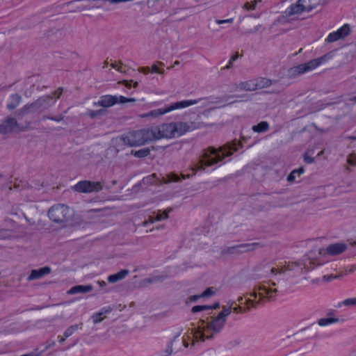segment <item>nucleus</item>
Returning <instances> with one entry per match:
<instances>
[{
  "mask_svg": "<svg viewBox=\"0 0 356 356\" xmlns=\"http://www.w3.org/2000/svg\"><path fill=\"white\" fill-rule=\"evenodd\" d=\"M261 245L259 243L241 244L236 246L229 247L222 251V254H238L243 252L252 251Z\"/></svg>",
  "mask_w": 356,
  "mask_h": 356,
  "instance_id": "4468645a",
  "label": "nucleus"
},
{
  "mask_svg": "<svg viewBox=\"0 0 356 356\" xmlns=\"http://www.w3.org/2000/svg\"><path fill=\"white\" fill-rule=\"evenodd\" d=\"M321 62L322 58H316L306 63H302L294 66L289 70V74L291 77H296L305 72L314 70L321 65Z\"/></svg>",
  "mask_w": 356,
  "mask_h": 356,
  "instance_id": "ddd939ff",
  "label": "nucleus"
},
{
  "mask_svg": "<svg viewBox=\"0 0 356 356\" xmlns=\"http://www.w3.org/2000/svg\"><path fill=\"white\" fill-rule=\"evenodd\" d=\"M63 118H64L63 116L51 117V116L44 115V116H43L42 119L43 120L49 119V120L56 121V122H60L61 120H63Z\"/></svg>",
  "mask_w": 356,
  "mask_h": 356,
  "instance_id": "a18cd8bd",
  "label": "nucleus"
},
{
  "mask_svg": "<svg viewBox=\"0 0 356 356\" xmlns=\"http://www.w3.org/2000/svg\"><path fill=\"white\" fill-rule=\"evenodd\" d=\"M233 21H234L233 18H229V19H217L216 22L218 24H225V23L231 24L233 22Z\"/></svg>",
  "mask_w": 356,
  "mask_h": 356,
  "instance_id": "49530a36",
  "label": "nucleus"
},
{
  "mask_svg": "<svg viewBox=\"0 0 356 356\" xmlns=\"http://www.w3.org/2000/svg\"><path fill=\"white\" fill-rule=\"evenodd\" d=\"M230 307H224L223 309L216 316L200 319L197 323V327L192 330L197 339L203 341L211 339L216 334L223 329L227 317L231 314Z\"/></svg>",
  "mask_w": 356,
  "mask_h": 356,
  "instance_id": "f257e3e1",
  "label": "nucleus"
},
{
  "mask_svg": "<svg viewBox=\"0 0 356 356\" xmlns=\"http://www.w3.org/2000/svg\"><path fill=\"white\" fill-rule=\"evenodd\" d=\"M202 309L201 305L194 306L191 309V312L193 313H197V312H202Z\"/></svg>",
  "mask_w": 356,
  "mask_h": 356,
  "instance_id": "09e8293b",
  "label": "nucleus"
},
{
  "mask_svg": "<svg viewBox=\"0 0 356 356\" xmlns=\"http://www.w3.org/2000/svg\"><path fill=\"white\" fill-rule=\"evenodd\" d=\"M147 222L149 223H154L155 222V219H154V216H153L152 214L149 216L148 218H147Z\"/></svg>",
  "mask_w": 356,
  "mask_h": 356,
  "instance_id": "864d4df0",
  "label": "nucleus"
},
{
  "mask_svg": "<svg viewBox=\"0 0 356 356\" xmlns=\"http://www.w3.org/2000/svg\"><path fill=\"white\" fill-rule=\"evenodd\" d=\"M107 114V111L104 108H101L99 110H92V109H88L86 115L89 117L90 119H96L98 118H100L102 116L106 115Z\"/></svg>",
  "mask_w": 356,
  "mask_h": 356,
  "instance_id": "a878e982",
  "label": "nucleus"
},
{
  "mask_svg": "<svg viewBox=\"0 0 356 356\" xmlns=\"http://www.w3.org/2000/svg\"><path fill=\"white\" fill-rule=\"evenodd\" d=\"M284 271H285V269H284V268L283 267V268H281L280 270H278L277 273H278V274H282V273H283Z\"/></svg>",
  "mask_w": 356,
  "mask_h": 356,
  "instance_id": "e2e57ef3",
  "label": "nucleus"
},
{
  "mask_svg": "<svg viewBox=\"0 0 356 356\" xmlns=\"http://www.w3.org/2000/svg\"><path fill=\"white\" fill-rule=\"evenodd\" d=\"M167 279V275L164 274L152 275L143 280V283L146 284H151L154 283L162 282Z\"/></svg>",
  "mask_w": 356,
  "mask_h": 356,
  "instance_id": "393cba45",
  "label": "nucleus"
},
{
  "mask_svg": "<svg viewBox=\"0 0 356 356\" xmlns=\"http://www.w3.org/2000/svg\"><path fill=\"white\" fill-rule=\"evenodd\" d=\"M356 270V264L355 265H353L349 270H347L346 271V273L345 274H348V273H352L353 272H354L355 270Z\"/></svg>",
  "mask_w": 356,
  "mask_h": 356,
  "instance_id": "5fc2aeb1",
  "label": "nucleus"
},
{
  "mask_svg": "<svg viewBox=\"0 0 356 356\" xmlns=\"http://www.w3.org/2000/svg\"><path fill=\"white\" fill-rule=\"evenodd\" d=\"M93 286L90 284L88 285H76L72 287L67 291V293L69 295H73L76 293H86L92 291Z\"/></svg>",
  "mask_w": 356,
  "mask_h": 356,
  "instance_id": "412c9836",
  "label": "nucleus"
},
{
  "mask_svg": "<svg viewBox=\"0 0 356 356\" xmlns=\"http://www.w3.org/2000/svg\"><path fill=\"white\" fill-rule=\"evenodd\" d=\"M323 153H324V150H322V151H321L320 152L318 153L317 156H322L323 154Z\"/></svg>",
  "mask_w": 356,
  "mask_h": 356,
  "instance_id": "774afa93",
  "label": "nucleus"
},
{
  "mask_svg": "<svg viewBox=\"0 0 356 356\" xmlns=\"http://www.w3.org/2000/svg\"><path fill=\"white\" fill-rule=\"evenodd\" d=\"M124 83H125V86H126L127 88H131V83H130V82H129V81H124Z\"/></svg>",
  "mask_w": 356,
  "mask_h": 356,
  "instance_id": "052dcab7",
  "label": "nucleus"
},
{
  "mask_svg": "<svg viewBox=\"0 0 356 356\" xmlns=\"http://www.w3.org/2000/svg\"><path fill=\"white\" fill-rule=\"evenodd\" d=\"M303 159H304V161L306 163H308V164H310V163H312L314 162V158L308 155V153L306 152L304 155H303Z\"/></svg>",
  "mask_w": 356,
  "mask_h": 356,
  "instance_id": "c03bdc74",
  "label": "nucleus"
},
{
  "mask_svg": "<svg viewBox=\"0 0 356 356\" xmlns=\"http://www.w3.org/2000/svg\"><path fill=\"white\" fill-rule=\"evenodd\" d=\"M275 285L276 284L271 281L260 282L254 286L252 291L250 293V296L254 298L259 296L257 303H261L265 299L270 300L274 294L277 292V289L271 287Z\"/></svg>",
  "mask_w": 356,
  "mask_h": 356,
  "instance_id": "1a4fd4ad",
  "label": "nucleus"
},
{
  "mask_svg": "<svg viewBox=\"0 0 356 356\" xmlns=\"http://www.w3.org/2000/svg\"><path fill=\"white\" fill-rule=\"evenodd\" d=\"M154 140L179 137L196 129L193 122H169L151 127Z\"/></svg>",
  "mask_w": 356,
  "mask_h": 356,
  "instance_id": "7ed1b4c3",
  "label": "nucleus"
},
{
  "mask_svg": "<svg viewBox=\"0 0 356 356\" xmlns=\"http://www.w3.org/2000/svg\"><path fill=\"white\" fill-rule=\"evenodd\" d=\"M201 99L183 100L171 104L165 108L151 111L142 115L143 118H157L160 115L169 113L176 109L184 108L197 104Z\"/></svg>",
  "mask_w": 356,
  "mask_h": 356,
  "instance_id": "9d476101",
  "label": "nucleus"
},
{
  "mask_svg": "<svg viewBox=\"0 0 356 356\" xmlns=\"http://www.w3.org/2000/svg\"><path fill=\"white\" fill-rule=\"evenodd\" d=\"M245 304L247 305V307L243 309L244 312L249 311L251 307L256 308L259 303H257V302H252V299L248 298L246 300Z\"/></svg>",
  "mask_w": 356,
  "mask_h": 356,
  "instance_id": "f704fd0d",
  "label": "nucleus"
},
{
  "mask_svg": "<svg viewBox=\"0 0 356 356\" xmlns=\"http://www.w3.org/2000/svg\"><path fill=\"white\" fill-rule=\"evenodd\" d=\"M129 274V270L127 269L121 270L120 272L111 275L107 280L110 283H115L124 279Z\"/></svg>",
  "mask_w": 356,
  "mask_h": 356,
  "instance_id": "5701e85b",
  "label": "nucleus"
},
{
  "mask_svg": "<svg viewBox=\"0 0 356 356\" xmlns=\"http://www.w3.org/2000/svg\"><path fill=\"white\" fill-rule=\"evenodd\" d=\"M51 271V269L49 266H44L39 269H34L31 271L30 275L27 277L29 282L39 280L44 276L49 275Z\"/></svg>",
  "mask_w": 356,
  "mask_h": 356,
  "instance_id": "6ab92c4d",
  "label": "nucleus"
},
{
  "mask_svg": "<svg viewBox=\"0 0 356 356\" xmlns=\"http://www.w3.org/2000/svg\"><path fill=\"white\" fill-rule=\"evenodd\" d=\"M300 264L298 262H291L284 266L285 270H293L296 267H298Z\"/></svg>",
  "mask_w": 356,
  "mask_h": 356,
  "instance_id": "58836bf2",
  "label": "nucleus"
},
{
  "mask_svg": "<svg viewBox=\"0 0 356 356\" xmlns=\"http://www.w3.org/2000/svg\"><path fill=\"white\" fill-rule=\"evenodd\" d=\"M339 277V275H336V276H334V277H332V275H330V276L324 275V276L323 277V280L324 281L329 282V281H330L333 277H334V278H337V277Z\"/></svg>",
  "mask_w": 356,
  "mask_h": 356,
  "instance_id": "603ef678",
  "label": "nucleus"
},
{
  "mask_svg": "<svg viewBox=\"0 0 356 356\" xmlns=\"http://www.w3.org/2000/svg\"><path fill=\"white\" fill-rule=\"evenodd\" d=\"M304 172H305V170H304V168L302 167H301V168H298L297 170H293L290 173V175L288 176L287 181H290V182L293 181L295 180V179H296V174H298V175L300 176Z\"/></svg>",
  "mask_w": 356,
  "mask_h": 356,
  "instance_id": "72a5a7b5",
  "label": "nucleus"
},
{
  "mask_svg": "<svg viewBox=\"0 0 356 356\" xmlns=\"http://www.w3.org/2000/svg\"><path fill=\"white\" fill-rule=\"evenodd\" d=\"M342 306L347 307H356V298H348L339 303V307H341Z\"/></svg>",
  "mask_w": 356,
  "mask_h": 356,
  "instance_id": "473e14b6",
  "label": "nucleus"
},
{
  "mask_svg": "<svg viewBox=\"0 0 356 356\" xmlns=\"http://www.w3.org/2000/svg\"><path fill=\"white\" fill-rule=\"evenodd\" d=\"M48 216L54 222L65 225L66 223L72 220L74 211L65 204H58L49 208Z\"/></svg>",
  "mask_w": 356,
  "mask_h": 356,
  "instance_id": "0eeeda50",
  "label": "nucleus"
},
{
  "mask_svg": "<svg viewBox=\"0 0 356 356\" xmlns=\"http://www.w3.org/2000/svg\"><path fill=\"white\" fill-rule=\"evenodd\" d=\"M172 211L171 209H168L164 211L162 213L153 212L152 215L154 216L155 221H161L168 218V214Z\"/></svg>",
  "mask_w": 356,
  "mask_h": 356,
  "instance_id": "7c9ffc66",
  "label": "nucleus"
},
{
  "mask_svg": "<svg viewBox=\"0 0 356 356\" xmlns=\"http://www.w3.org/2000/svg\"><path fill=\"white\" fill-rule=\"evenodd\" d=\"M347 249V245L344 243H336L329 245L325 249L321 250L320 253L335 256L341 254Z\"/></svg>",
  "mask_w": 356,
  "mask_h": 356,
  "instance_id": "f3484780",
  "label": "nucleus"
},
{
  "mask_svg": "<svg viewBox=\"0 0 356 356\" xmlns=\"http://www.w3.org/2000/svg\"><path fill=\"white\" fill-rule=\"evenodd\" d=\"M347 163L353 166L356 165V154L352 153L349 154L347 157Z\"/></svg>",
  "mask_w": 356,
  "mask_h": 356,
  "instance_id": "4c0bfd02",
  "label": "nucleus"
},
{
  "mask_svg": "<svg viewBox=\"0 0 356 356\" xmlns=\"http://www.w3.org/2000/svg\"><path fill=\"white\" fill-rule=\"evenodd\" d=\"M277 271H278V270H277V269H276V268H271V270H270V272H271V273H273V274L277 273Z\"/></svg>",
  "mask_w": 356,
  "mask_h": 356,
  "instance_id": "680f3d73",
  "label": "nucleus"
},
{
  "mask_svg": "<svg viewBox=\"0 0 356 356\" xmlns=\"http://www.w3.org/2000/svg\"><path fill=\"white\" fill-rule=\"evenodd\" d=\"M56 345V342L54 341H47L45 343V350L49 349L54 347Z\"/></svg>",
  "mask_w": 356,
  "mask_h": 356,
  "instance_id": "de8ad7c7",
  "label": "nucleus"
},
{
  "mask_svg": "<svg viewBox=\"0 0 356 356\" xmlns=\"http://www.w3.org/2000/svg\"><path fill=\"white\" fill-rule=\"evenodd\" d=\"M22 96L19 94H13L10 97L9 102L7 104V108L9 111H13L22 102Z\"/></svg>",
  "mask_w": 356,
  "mask_h": 356,
  "instance_id": "b1692460",
  "label": "nucleus"
},
{
  "mask_svg": "<svg viewBox=\"0 0 356 356\" xmlns=\"http://www.w3.org/2000/svg\"><path fill=\"white\" fill-rule=\"evenodd\" d=\"M180 181V178L178 175L175 173H170L166 176V177H163V181L164 184H168L170 182H177Z\"/></svg>",
  "mask_w": 356,
  "mask_h": 356,
  "instance_id": "2f4dec72",
  "label": "nucleus"
},
{
  "mask_svg": "<svg viewBox=\"0 0 356 356\" xmlns=\"http://www.w3.org/2000/svg\"><path fill=\"white\" fill-rule=\"evenodd\" d=\"M57 339H58V341L60 344H63L64 343V342L65 341V340L67 339V337H65V335H58L57 337Z\"/></svg>",
  "mask_w": 356,
  "mask_h": 356,
  "instance_id": "8fccbe9b",
  "label": "nucleus"
},
{
  "mask_svg": "<svg viewBox=\"0 0 356 356\" xmlns=\"http://www.w3.org/2000/svg\"><path fill=\"white\" fill-rule=\"evenodd\" d=\"M236 141L228 143L218 149L208 147L202 151L199 161L193 165V170H204L206 167L211 166L221 161L225 156H231L238 149Z\"/></svg>",
  "mask_w": 356,
  "mask_h": 356,
  "instance_id": "f03ea898",
  "label": "nucleus"
},
{
  "mask_svg": "<svg viewBox=\"0 0 356 356\" xmlns=\"http://www.w3.org/2000/svg\"><path fill=\"white\" fill-rule=\"evenodd\" d=\"M26 128V127L19 124L15 118L8 116L0 124V134H7L13 132L22 131Z\"/></svg>",
  "mask_w": 356,
  "mask_h": 356,
  "instance_id": "f8f14e48",
  "label": "nucleus"
},
{
  "mask_svg": "<svg viewBox=\"0 0 356 356\" xmlns=\"http://www.w3.org/2000/svg\"><path fill=\"white\" fill-rule=\"evenodd\" d=\"M213 294H214V291H213V288H208L203 293H202L200 294V296H202V298H204V297L211 296Z\"/></svg>",
  "mask_w": 356,
  "mask_h": 356,
  "instance_id": "79ce46f5",
  "label": "nucleus"
},
{
  "mask_svg": "<svg viewBox=\"0 0 356 356\" xmlns=\"http://www.w3.org/2000/svg\"><path fill=\"white\" fill-rule=\"evenodd\" d=\"M220 306L219 303H216L214 305L211 306L212 307V309H217Z\"/></svg>",
  "mask_w": 356,
  "mask_h": 356,
  "instance_id": "69168bd1",
  "label": "nucleus"
},
{
  "mask_svg": "<svg viewBox=\"0 0 356 356\" xmlns=\"http://www.w3.org/2000/svg\"><path fill=\"white\" fill-rule=\"evenodd\" d=\"M254 82L257 90L268 88L275 83L276 81H273L265 77H258L254 79Z\"/></svg>",
  "mask_w": 356,
  "mask_h": 356,
  "instance_id": "4be33fe9",
  "label": "nucleus"
},
{
  "mask_svg": "<svg viewBox=\"0 0 356 356\" xmlns=\"http://www.w3.org/2000/svg\"><path fill=\"white\" fill-rule=\"evenodd\" d=\"M55 101L51 95H43L38 97L35 101L26 104L21 108L17 111L16 116L18 119H22L24 116L38 113H41L48 110L54 105Z\"/></svg>",
  "mask_w": 356,
  "mask_h": 356,
  "instance_id": "20e7f679",
  "label": "nucleus"
},
{
  "mask_svg": "<svg viewBox=\"0 0 356 356\" xmlns=\"http://www.w3.org/2000/svg\"><path fill=\"white\" fill-rule=\"evenodd\" d=\"M63 88H58L56 90H55L51 94L49 95H51L54 97V100L56 102L57 99H59L63 93Z\"/></svg>",
  "mask_w": 356,
  "mask_h": 356,
  "instance_id": "ea45409f",
  "label": "nucleus"
},
{
  "mask_svg": "<svg viewBox=\"0 0 356 356\" xmlns=\"http://www.w3.org/2000/svg\"><path fill=\"white\" fill-rule=\"evenodd\" d=\"M136 99L134 98H127L124 96H119V104H125L128 102H134Z\"/></svg>",
  "mask_w": 356,
  "mask_h": 356,
  "instance_id": "a19ab883",
  "label": "nucleus"
},
{
  "mask_svg": "<svg viewBox=\"0 0 356 356\" xmlns=\"http://www.w3.org/2000/svg\"><path fill=\"white\" fill-rule=\"evenodd\" d=\"M113 310V307L107 306L102 308L99 312L93 314L91 316L93 323L97 324L102 322Z\"/></svg>",
  "mask_w": 356,
  "mask_h": 356,
  "instance_id": "a211bd4d",
  "label": "nucleus"
},
{
  "mask_svg": "<svg viewBox=\"0 0 356 356\" xmlns=\"http://www.w3.org/2000/svg\"><path fill=\"white\" fill-rule=\"evenodd\" d=\"M339 321V319L334 317L322 318L318 320L317 323L321 327H325L333 323H337Z\"/></svg>",
  "mask_w": 356,
  "mask_h": 356,
  "instance_id": "cd10ccee",
  "label": "nucleus"
},
{
  "mask_svg": "<svg viewBox=\"0 0 356 356\" xmlns=\"http://www.w3.org/2000/svg\"><path fill=\"white\" fill-rule=\"evenodd\" d=\"M233 311H234V312H237V313L238 312H244L243 309L240 306L234 307Z\"/></svg>",
  "mask_w": 356,
  "mask_h": 356,
  "instance_id": "6e6d98bb",
  "label": "nucleus"
},
{
  "mask_svg": "<svg viewBox=\"0 0 356 356\" xmlns=\"http://www.w3.org/2000/svg\"><path fill=\"white\" fill-rule=\"evenodd\" d=\"M202 311L212 309V307L209 305H201Z\"/></svg>",
  "mask_w": 356,
  "mask_h": 356,
  "instance_id": "13d9d810",
  "label": "nucleus"
},
{
  "mask_svg": "<svg viewBox=\"0 0 356 356\" xmlns=\"http://www.w3.org/2000/svg\"><path fill=\"white\" fill-rule=\"evenodd\" d=\"M104 188V183L102 181H91L83 180L79 181L74 186L73 191L77 193H90L101 191Z\"/></svg>",
  "mask_w": 356,
  "mask_h": 356,
  "instance_id": "9b49d317",
  "label": "nucleus"
},
{
  "mask_svg": "<svg viewBox=\"0 0 356 356\" xmlns=\"http://www.w3.org/2000/svg\"><path fill=\"white\" fill-rule=\"evenodd\" d=\"M350 25L344 24L337 31L330 33L325 39V42L327 43H332L339 40L343 39L344 38L348 36L350 34Z\"/></svg>",
  "mask_w": 356,
  "mask_h": 356,
  "instance_id": "2eb2a0df",
  "label": "nucleus"
},
{
  "mask_svg": "<svg viewBox=\"0 0 356 356\" xmlns=\"http://www.w3.org/2000/svg\"><path fill=\"white\" fill-rule=\"evenodd\" d=\"M268 129H269V124L266 121H262V122H259V124H257V125L253 126L252 128V129L254 132H257V133L266 132L268 130Z\"/></svg>",
  "mask_w": 356,
  "mask_h": 356,
  "instance_id": "c85d7f7f",
  "label": "nucleus"
},
{
  "mask_svg": "<svg viewBox=\"0 0 356 356\" xmlns=\"http://www.w3.org/2000/svg\"><path fill=\"white\" fill-rule=\"evenodd\" d=\"M120 139L129 147L141 146L154 140L151 127L129 131L122 135Z\"/></svg>",
  "mask_w": 356,
  "mask_h": 356,
  "instance_id": "423d86ee",
  "label": "nucleus"
},
{
  "mask_svg": "<svg viewBox=\"0 0 356 356\" xmlns=\"http://www.w3.org/2000/svg\"><path fill=\"white\" fill-rule=\"evenodd\" d=\"M200 298H202L200 295L191 296L188 298V300L191 302L197 301Z\"/></svg>",
  "mask_w": 356,
  "mask_h": 356,
  "instance_id": "3c124183",
  "label": "nucleus"
},
{
  "mask_svg": "<svg viewBox=\"0 0 356 356\" xmlns=\"http://www.w3.org/2000/svg\"><path fill=\"white\" fill-rule=\"evenodd\" d=\"M236 90L252 92L256 90L254 79L240 82L236 85Z\"/></svg>",
  "mask_w": 356,
  "mask_h": 356,
  "instance_id": "aec40b11",
  "label": "nucleus"
},
{
  "mask_svg": "<svg viewBox=\"0 0 356 356\" xmlns=\"http://www.w3.org/2000/svg\"><path fill=\"white\" fill-rule=\"evenodd\" d=\"M192 327L191 328V332H186L183 337L181 339L180 337L182 334V328L178 330V331L174 334L173 338L169 342L167 348L164 350L165 355L164 356H170L174 352H178L181 350L182 346L187 348L188 346V341L191 339V335L195 339V341H204L200 339H197L194 334L192 332V330L195 329L197 327V324L194 323L191 324Z\"/></svg>",
  "mask_w": 356,
  "mask_h": 356,
  "instance_id": "39448f33",
  "label": "nucleus"
},
{
  "mask_svg": "<svg viewBox=\"0 0 356 356\" xmlns=\"http://www.w3.org/2000/svg\"><path fill=\"white\" fill-rule=\"evenodd\" d=\"M97 283L100 287H104L106 286V282L104 281H97Z\"/></svg>",
  "mask_w": 356,
  "mask_h": 356,
  "instance_id": "bf43d9fd",
  "label": "nucleus"
},
{
  "mask_svg": "<svg viewBox=\"0 0 356 356\" xmlns=\"http://www.w3.org/2000/svg\"><path fill=\"white\" fill-rule=\"evenodd\" d=\"M258 1L260 2L261 1L254 0L250 3L247 2L243 5V8L246 10H254Z\"/></svg>",
  "mask_w": 356,
  "mask_h": 356,
  "instance_id": "c9c22d12",
  "label": "nucleus"
},
{
  "mask_svg": "<svg viewBox=\"0 0 356 356\" xmlns=\"http://www.w3.org/2000/svg\"><path fill=\"white\" fill-rule=\"evenodd\" d=\"M148 224H149V222H147V220H145V221H143V222H142V225H143V227H146Z\"/></svg>",
  "mask_w": 356,
  "mask_h": 356,
  "instance_id": "0e129e2a",
  "label": "nucleus"
},
{
  "mask_svg": "<svg viewBox=\"0 0 356 356\" xmlns=\"http://www.w3.org/2000/svg\"><path fill=\"white\" fill-rule=\"evenodd\" d=\"M140 72H144V73H147V72H149V71H151V70H150V68H149V67H142V68H140Z\"/></svg>",
  "mask_w": 356,
  "mask_h": 356,
  "instance_id": "4d7b16f0",
  "label": "nucleus"
},
{
  "mask_svg": "<svg viewBox=\"0 0 356 356\" xmlns=\"http://www.w3.org/2000/svg\"><path fill=\"white\" fill-rule=\"evenodd\" d=\"M319 1L317 0H298L296 3H292L283 13L284 17L294 19L296 15L305 11H310L314 8Z\"/></svg>",
  "mask_w": 356,
  "mask_h": 356,
  "instance_id": "6e6552de",
  "label": "nucleus"
},
{
  "mask_svg": "<svg viewBox=\"0 0 356 356\" xmlns=\"http://www.w3.org/2000/svg\"><path fill=\"white\" fill-rule=\"evenodd\" d=\"M313 127L315 128V129H316V130H318V131H321V132H324V131H323V130L320 129L319 128H318V127H317V126H316V124H313Z\"/></svg>",
  "mask_w": 356,
  "mask_h": 356,
  "instance_id": "338daca9",
  "label": "nucleus"
},
{
  "mask_svg": "<svg viewBox=\"0 0 356 356\" xmlns=\"http://www.w3.org/2000/svg\"><path fill=\"white\" fill-rule=\"evenodd\" d=\"M150 70H151L152 72L158 73V74H163L164 72H165V70L163 69H159L158 67L157 64H154L152 66Z\"/></svg>",
  "mask_w": 356,
  "mask_h": 356,
  "instance_id": "37998d69",
  "label": "nucleus"
},
{
  "mask_svg": "<svg viewBox=\"0 0 356 356\" xmlns=\"http://www.w3.org/2000/svg\"><path fill=\"white\" fill-rule=\"evenodd\" d=\"M238 58V54L235 53L229 59L228 64L223 67L224 70H229L232 67L233 63Z\"/></svg>",
  "mask_w": 356,
  "mask_h": 356,
  "instance_id": "e433bc0d",
  "label": "nucleus"
},
{
  "mask_svg": "<svg viewBox=\"0 0 356 356\" xmlns=\"http://www.w3.org/2000/svg\"><path fill=\"white\" fill-rule=\"evenodd\" d=\"M83 323L74 324L69 326L63 332L65 337H70L74 334V333L79 330L82 329Z\"/></svg>",
  "mask_w": 356,
  "mask_h": 356,
  "instance_id": "bb28decb",
  "label": "nucleus"
},
{
  "mask_svg": "<svg viewBox=\"0 0 356 356\" xmlns=\"http://www.w3.org/2000/svg\"><path fill=\"white\" fill-rule=\"evenodd\" d=\"M131 154L137 158H144L150 154V149L148 147L140 149L139 150H131Z\"/></svg>",
  "mask_w": 356,
  "mask_h": 356,
  "instance_id": "c756f323",
  "label": "nucleus"
},
{
  "mask_svg": "<svg viewBox=\"0 0 356 356\" xmlns=\"http://www.w3.org/2000/svg\"><path fill=\"white\" fill-rule=\"evenodd\" d=\"M119 103V97L116 95H106L99 97L97 102L93 103L94 106H102V108H109Z\"/></svg>",
  "mask_w": 356,
  "mask_h": 356,
  "instance_id": "dca6fc26",
  "label": "nucleus"
}]
</instances>
